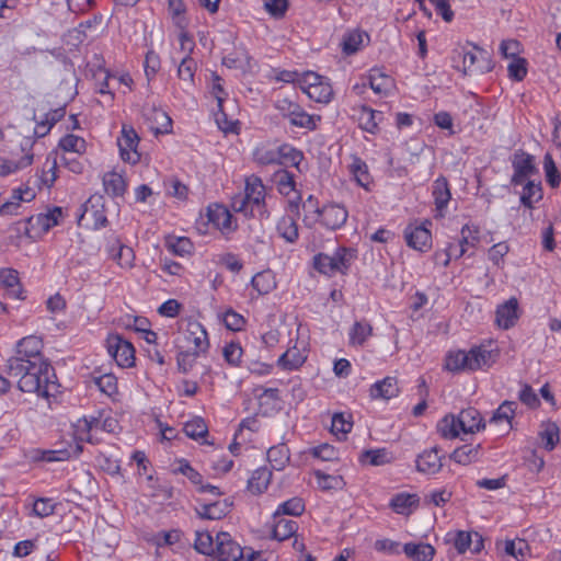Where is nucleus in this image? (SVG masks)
Segmentation results:
<instances>
[{
    "label": "nucleus",
    "instance_id": "1",
    "mask_svg": "<svg viewBox=\"0 0 561 561\" xmlns=\"http://www.w3.org/2000/svg\"><path fill=\"white\" fill-rule=\"evenodd\" d=\"M23 362L21 358H10L7 365L10 376L20 377L19 389L43 398L51 396V391L56 390V383L53 380L56 376L51 365L48 362H28V364Z\"/></svg>",
    "mask_w": 561,
    "mask_h": 561
},
{
    "label": "nucleus",
    "instance_id": "2",
    "mask_svg": "<svg viewBox=\"0 0 561 561\" xmlns=\"http://www.w3.org/2000/svg\"><path fill=\"white\" fill-rule=\"evenodd\" d=\"M496 357L497 353L494 351L477 346L469 352L450 353L446 358L445 367L450 371L483 369L495 363Z\"/></svg>",
    "mask_w": 561,
    "mask_h": 561
},
{
    "label": "nucleus",
    "instance_id": "3",
    "mask_svg": "<svg viewBox=\"0 0 561 561\" xmlns=\"http://www.w3.org/2000/svg\"><path fill=\"white\" fill-rule=\"evenodd\" d=\"M356 257L353 249L337 248L334 254L329 255L319 253L314 256V267L323 274L333 275L335 273H346L352 262Z\"/></svg>",
    "mask_w": 561,
    "mask_h": 561
},
{
    "label": "nucleus",
    "instance_id": "4",
    "mask_svg": "<svg viewBox=\"0 0 561 561\" xmlns=\"http://www.w3.org/2000/svg\"><path fill=\"white\" fill-rule=\"evenodd\" d=\"M275 108L293 126L308 130H313L317 127L314 116L309 115L299 104L288 98L278 99L275 102Z\"/></svg>",
    "mask_w": 561,
    "mask_h": 561
},
{
    "label": "nucleus",
    "instance_id": "5",
    "mask_svg": "<svg viewBox=\"0 0 561 561\" xmlns=\"http://www.w3.org/2000/svg\"><path fill=\"white\" fill-rule=\"evenodd\" d=\"M476 51H468L462 48L458 55L462 57V71L465 75L474 76L483 75L493 69L492 60L489 54L473 46Z\"/></svg>",
    "mask_w": 561,
    "mask_h": 561
},
{
    "label": "nucleus",
    "instance_id": "6",
    "mask_svg": "<svg viewBox=\"0 0 561 561\" xmlns=\"http://www.w3.org/2000/svg\"><path fill=\"white\" fill-rule=\"evenodd\" d=\"M208 561H244L243 550L229 533L219 531L216 535L215 552Z\"/></svg>",
    "mask_w": 561,
    "mask_h": 561
},
{
    "label": "nucleus",
    "instance_id": "7",
    "mask_svg": "<svg viewBox=\"0 0 561 561\" xmlns=\"http://www.w3.org/2000/svg\"><path fill=\"white\" fill-rule=\"evenodd\" d=\"M107 352L119 367H131L135 363V350L130 342L119 335H110L106 341Z\"/></svg>",
    "mask_w": 561,
    "mask_h": 561
},
{
    "label": "nucleus",
    "instance_id": "8",
    "mask_svg": "<svg viewBox=\"0 0 561 561\" xmlns=\"http://www.w3.org/2000/svg\"><path fill=\"white\" fill-rule=\"evenodd\" d=\"M512 165L514 169V174L512 176L511 183L513 185H523L527 178L537 173L534 156L523 150L515 151Z\"/></svg>",
    "mask_w": 561,
    "mask_h": 561
},
{
    "label": "nucleus",
    "instance_id": "9",
    "mask_svg": "<svg viewBox=\"0 0 561 561\" xmlns=\"http://www.w3.org/2000/svg\"><path fill=\"white\" fill-rule=\"evenodd\" d=\"M62 218V208L54 207L49 209L46 214H38L36 216H31L25 221V233L28 237H32V231L39 229L41 232H48L50 228L59 225L60 219Z\"/></svg>",
    "mask_w": 561,
    "mask_h": 561
},
{
    "label": "nucleus",
    "instance_id": "10",
    "mask_svg": "<svg viewBox=\"0 0 561 561\" xmlns=\"http://www.w3.org/2000/svg\"><path fill=\"white\" fill-rule=\"evenodd\" d=\"M139 137L136 130L124 125L122 136L117 139L121 157L124 161L135 164L140 160V154L137 151Z\"/></svg>",
    "mask_w": 561,
    "mask_h": 561
},
{
    "label": "nucleus",
    "instance_id": "11",
    "mask_svg": "<svg viewBox=\"0 0 561 561\" xmlns=\"http://www.w3.org/2000/svg\"><path fill=\"white\" fill-rule=\"evenodd\" d=\"M43 343L42 340L35 335L23 337L16 346V356L14 358H21L24 362H47L42 355Z\"/></svg>",
    "mask_w": 561,
    "mask_h": 561
},
{
    "label": "nucleus",
    "instance_id": "12",
    "mask_svg": "<svg viewBox=\"0 0 561 561\" xmlns=\"http://www.w3.org/2000/svg\"><path fill=\"white\" fill-rule=\"evenodd\" d=\"M245 199L253 206L259 216L266 214L265 209V187L259 178H252L247 181L245 184Z\"/></svg>",
    "mask_w": 561,
    "mask_h": 561
},
{
    "label": "nucleus",
    "instance_id": "13",
    "mask_svg": "<svg viewBox=\"0 0 561 561\" xmlns=\"http://www.w3.org/2000/svg\"><path fill=\"white\" fill-rule=\"evenodd\" d=\"M347 216L348 213L343 206L330 204L322 207L319 221L325 228L336 230L346 222Z\"/></svg>",
    "mask_w": 561,
    "mask_h": 561
},
{
    "label": "nucleus",
    "instance_id": "14",
    "mask_svg": "<svg viewBox=\"0 0 561 561\" xmlns=\"http://www.w3.org/2000/svg\"><path fill=\"white\" fill-rule=\"evenodd\" d=\"M404 239L407 244L417 251H425L431 247V232L423 225L408 226L404 229Z\"/></svg>",
    "mask_w": 561,
    "mask_h": 561
},
{
    "label": "nucleus",
    "instance_id": "15",
    "mask_svg": "<svg viewBox=\"0 0 561 561\" xmlns=\"http://www.w3.org/2000/svg\"><path fill=\"white\" fill-rule=\"evenodd\" d=\"M207 217L209 222H211L222 233H230L237 228V225H233L231 213L222 205L216 204L209 206L207 209Z\"/></svg>",
    "mask_w": 561,
    "mask_h": 561
},
{
    "label": "nucleus",
    "instance_id": "16",
    "mask_svg": "<svg viewBox=\"0 0 561 561\" xmlns=\"http://www.w3.org/2000/svg\"><path fill=\"white\" fill-rule=\"evenodd\" d=\"M442 456L439 449L433 447L428 450H424L416 459V469L420 472L426 474H435L442 469Z\"/></svg>",
    "mask_w": 561,
    "mask_h": 561
},
{
    "label": "nucleus",
    "instance_id": "17",
    "mask_svg": "<svg viewBox=\"0 0 561 561\" xmlns=\"http://www.w3.org/2000/svg\"><path fill=\"white\" fill-rule=\"evenodd\" d=\"M184 339L188 344L194 345V351L206 353L209 347L207 332L199 322H190L187 324Z\"/></svg>",
    "mask_w": 561,
    "mask_h": 561
},
{
    "label": "nucleus",
    "instance_id": "18",
    "mask_svg": "<svg viewBox=\"0 0 561 561\" xmlns=\"http://www.w3.org/2000/svg\"><path fill=\"white\" fill-rule=\"evenodd\" d=\"M419 503L417 494L401 492L392 496L389 506L394 513L408 516L417 508Z\"/></svg>",
    "mask_w": 561,
    "mask_h": 561
},
{
    "label": "nucleus",
    "instance_id": "19",
    "mask_svg": "<svg viewBox=\"0 0 561 561\" xmlns=\"http://www.w3.org/2000/svg\"><path fill=\"white\" fill-rule=\"evenodd\" d=\"M518 301L512 297L496 309V323L503 329L512 328L518 319Z\"/></svg>",
    "mask_w": 561,
    "mask_h": 561
},
{
    "label": "nucleus",
    "instance_id": "20",
    "mask_svg": "<svg viewBox=\"0 0 561 561\" xmlns=\"http://www.w3.org/2000/svg\"><path fill=\"white\" fill-rule=\"evenodd\" d=\"M459 428L465 434L474 433L484 427L480 412L474 408L462 410L458 415Z\"/></svg>",
    "mask_w": 561,
    "mask_h": 561
},
{
    "label": "nucleus",
    "instance_id": "21",
    "mask_svg": "<svg viewBox=\"0 0 561 561\" xmlns=\"http://www.w3.org/2000/svg\"><path fill=\"white\" fill-rule=\"evenodd\" d=\"M432 194L435 201L436 210L439 216H444V211L451 198L448 181L445 176H439L434 181Z\"/></svg>",
    "mask_w": 561,
    "mask_h": 561
},
{
    "label": "nucleus",
    "instance_id": "22",
    "mask_svg": "<svg viewBox=\"0 0 561 561\" xmlns=\"http://www.w3.org/2000/svg\"><path fill=\"white\" fill-rule=\"evenodd\" d=\"M398 393L399 388L394 377H386L382 380L375 382L369 389L370 398L374 400H389L393 397H397Z\"/></svg>",
    "mask_w": 561,
    "mask_h": 561
},
{
    "label": "nucleus",
    "instance_id": "23",
    "mask_svg": "<svg viewBox=\"0 0 561 561\" xmlns=\"http://www.w3.org/2000/svg\"><path fill=\"white\" fill-rule=\"evenodd\" d=\"M108 253L111 257L121 266V267H131L135 253L134 250L121 242L119 239H113V244L108 248Z\"/></svg>",
    "mask_w": 561,
    "mask_h": 561
},
{
    "label": "nucleus",
    "instance_id": "24",
    "mask_svg": "<svg viewBox=\"0 0 561 561\" xmlns=\"http://www.w3.org/2000/svg\"><path fill=\"white\" fill-rule=\"evenodd\" d=\"M231 505L232 503L229 502V500L215 501L213 503L201 505V508L197 510V514L204 519H220L230 512Z\"/></svg>",
    "mask_w": 561,
    "mask_h": 561
},
{
    "label": "nucleus",
    "instance_id": "25",
    "mask_svg": "<svg viewBox=\"0 0 561 561\" xmlns=\"http://www.w3.org/2000/svg\"><path fill=\"white\" fill-rule=\"evenodd\" d=\"M382 116L381 112L374 111L366 105H362L358 110V126L370 134L378 131V119Z\"/></svg>",
    "mask_w": 561,
    "mask_h": 561
},
{
    "label": "nucleus",
    "instance_id": "26",
    "mask_svg": "<svg viewBox=\"0 0 561 561\" xmlns=\"http://www.w3.org/2000/svg\"><path fill=\"white\" fill-rule=\"evenodd\" d=\"M403 551L413 561H431L435 556L434 547L423 542H408L403 546Z\"/></svg>",
    "mask_w": 561,
    "mask_h": 561
},
{
    "label": "nucleus",
    "instance_id": "27",
    "mask_svg": "<svg viewBox=\"0 0 561 561\" xmlns=\"http://www.w3.org/2000/svg\"><path fill=\"white\" fill-rule=\"evenodd\" d=\"M272 478V471L268 470L266 467L259 468L253 471L251 478L248 481V490L252 492L253 494H261L263 493Z\"/></svg>",
    "mask_w": 561,
    "mask_h": 561
},
{
    "label": "nucleus",
    "instance_id": "28",
    "mask_svg": "<svg viewBox=\"0 0 561 561\" xmlns=\"http://www.w3.org/2000/svg\"><path fill=\"white\" fill-rule=\"evenodd\" d=\"M298 524L295 520L286 519L282 516L274 519L272 529V538L278 541H284L296 534Z\"/></svg>",
    "mask_w": 561,
    "mask_h": 561
},
{
    "label": "nucleus",
    "instance_id": "29",
    "mask_svg": "<svg viewBox=\"0 0 561 561\" xmlns=\"http://www.w3.org/2000/svg\"><path fill=\"white\" fill-rule=\"evenodd\" d=\"M0 280L2 285L8 289V294L14 298L23 299L22 287L20 284L19 274L13 268H3L0 271Z\"/></svg>",
    "mask_w": 561,
    "mask_h": 561
},
{
    "label": "nucleus",
    "instance_id": "30",
    "mask_svg": "<svg viewBox=\"0 0 561 561\" xmlns=\"http://www.w3.org/2000/svg\"><path fill=\"white\" fill-rule=\"evenodd\" d=\"M103 186L108 195L117 197L124 195L127 185L119 173L111 171L103 175Z\"/></svg>",
    "mask_w": 561,
    "mask_h": 561
},
{
    "label": "nucleus",
    "instance_id": "31",
    "mask_svg": "<svg viewBox=\"0 0 561 561\" xmlns=\"http://www.w3.org/2000/svg\"><path fill=\"white\" fill-rule=\"evenodd\" d=\"M480 457V444L471 445L467 444L459 448H456L450 458L457 463L467 466L473 461H477Z\"/></svg>",
    "mask_w": 561,
    "mask_h": 561
},
{
    "label": "nucleus",
    "instance_id": "32",
    "mask_svg": "<svg viewBox=\"0 0 561 561\" xmlns=\"http://www.w3.org/2000/svg\"><path fill=\"white\" fill-rule=\"evenodd\" d=\"M145 115L149 121L158 124V126H151L154 134H168L171 131L172 119L164 111L152 107Z\"/></svg>",
    "mask_w": 561,
    "mask_h": 561
},
{
    "label": "nucleus",
    "instance_id": "33",
    "mask_svg": "<svg viewBox=\"0 0 561 561\" xmlns=\"http://www.w3.org/2000/svg\"><path fill=\"white\" fill-rule=\"evenodd\" d=\"M267 460L275 470H283L289 461V449L285 444L272 446L267 450Z\"/></svg>",
    "mask_w": 561,
    "mask_h": 561
},
{
    "label": "nucleus",
    "instance_id": "34",
    "mask_svg": "<svg viewBox=\"0 0 561 561\" xmlns=\"http://www.w3.org/2000/svg\"><path fill=\"white\" fill-rule=\"evenodd\" d=\"M542 198L541 183L535 181L524 182L523 193L520 195V203L527 207L533 208L534 203Z\"/></svg>",
    "mask_w": 561,
    "mask_h": 561
},
{
    "label": "nucleus",
    "instance_id": "35",
    "mask_svg": "<svg viewBox=\"0 0 561 561\" xmlns=\"http://www.w3.org/2000/svg\"><path fill=\"white\" fill-rule=\"evenodd\" d=\"M371 333L373 327L369 322L356 321L350 331V342L352 345H363Z\"/></svg>",
    "mask_w": 561,
    "mask_h": 561
},
{
    "label": "nucleus",
    "instance_id": "36",
    "mask_svg": "<svg viewBox=\"0 0 561 561\" xmlns=\"http://www.w3.org/2000/svg\"><path fill=\"white\" fill-rule=\"evenodd\" d=\"M302 209L305 211L304 222L307 227L311 228L320 219L321 209L319 207L318 199L312 195L302 203Z\"/></svg>",
    "mask_w": 561,
    "mask_h": 561
},
{
    "label": "nucleus",
    "instance_id": "37",
    "mask_svg": "<svg viewBox=\"0 0 561 561\" xmlns=\"http://www.w3.org/2000/svg\"><path fill=\"white\" fill-rule=\"evenodd\" d=\"M305 512V504L300 497H293L282 503L273 515V519L283 515L300 516Z\"/></svg>",
    "mask_w": 561,
    "mask_h": 561
},
{
    "label": "nucleus",
    "instance_id": "38",
    "mask_svg": "<svg viewBox=\"0 0 561 561\" xmlns=\"http://www.w3.org/2000/svg\"><path fill=\"white\" fill-rule=\"evenodd\" d=\"M277 231L287 242L294 243L298 239V226L293 217L285 216L277 222Z\"/></svg>",
    "mask_w": 561,
    "mask_h": 561
},
{
    "label": "nucleus",
    "instance_id": "39",
    "mask_svg": "<svg viewBox=\"0 0 561 561\" xmlns=\"http://www.w3.org/2000/svg\"><path fill=\"white\" fill-rule=\"evenodd\" d=\"M215 547L216 538L214 539L208 531H196L194 548L197 552L211 558Z\"/></svg>",
    "mask_w": 561,
    "mask_h": 561
},
{
    "label": "nucleus",
    "instance_id": "40",
    "mask_svg": "<svg viewBox=\"0 0 561 561\" xmlns=\"http://www.w3.org/2000/svg\"><path fill=\"white\" fill-rule=\"evenodd\" d=\"M302 160L304 154L300 150L289 145H282L278 147V163H290L300 171L299 165Z\"/></svg>",
    "mask_w": 561,
    "mask_h": 561
},
{
    "label": "nucleus",
    "instance_id": "41",
    "mask_svg": "<svg viewBox=\"0 0 561 561\" xmlns=\"http://www.w3.org/2000/svg\"><path fill=\"white\" fill-rule=\"evenodd\" d=\"M307 95L319 103H329L333 96V90L329 82L324 79L310 88L307 91Z\"/></svg>",
    "mask_w": 561,
    "mask_h": 561
},
{
    "label": "nucleus",
    "instance_id": "42",
    "mask_svg": "<svg viewBox=\"0 0 561 561\" xmlns=\"http://www.w3.org/2000/svg\"><path fill=\"white\" fill-rule=\"evenodd\" d=\"M82 448L80 445H76L73 449H57V450H42L41 451V459L47 462H54V461H66L68 460L72 455L78 456L81 453Z\"/></svg>",
    "mask_w": 561,
    "mask_h": 561
},
{
    "label": "nucleus",
    "instance_id": "43",
    "mask_svg": "<svg viewBox=\"0 0 561 561\" xmlns=\"http://www.w3.org/2000/svg\"><path fill=\"white\" fill-rule=\"evenodd\" d=\"M517 403L514 401H504L493 413L490 419L491 424H499L506 422L511 424V420L514 417Z\"/></svg>",
    "mask_w": 561,
    "mask_h": 561
},
{
    "label": "nucleus",
    "instance_id": "44",
    "mask_svg": "<svg viewBox=\"0 0 561 561\" xmlns=\"http://www.w3.org/2000/svg\"><path fill=\"white\" fill-rule=\"evenodd\" d=\"M360 462L371 466H382L390 462L389 453L385 448L364 450L359 457Z\"/></svg>",
    "mask_w": 561,
    "mask_h": 561
},
{
    "label": "nucleus",
    "instance_id": "45",
    "mask_svg": "<svg viewBox=\"0 0 561 561\" xmlns=\"http://www.w3.org/2000/svg\"><path fill=\"white\" fill-rule=\"evenodd\" d=\"M184 433L192 439H199L208 434V426L205 421L196 416L184 424Z\"/></svg>",
    "mask_w": 561,
    "mask_h": 561
},
{
    "label": "nucleus",
    "instance_id": "46",
    "mask_svg": "<svg viewBox=\"0 0 561 561\" xmlns=\"http://www.w3.org/2000/svg\"><path fill=\"white\" fill-rule=\"evenodd\" d=\"M364 35H365L364 33H362L360 31H357V30L346 33L343 36L342 44H341L343 53L346 55L355 54L359 49V47L363 43Z\"/></svg>",
    "mask_w": 561,
    "mask_h": 561
},
{
    "label": "nucleus",
    "instance_id": "47",
    "mask_svg": "<svg viewBox=\"0 0 561 561\" xmlns=\"http://www.w3.org/2000/svg\"><path fill=\"white\" fill-rule=\"evenodd\" d=\"M437 430L440 435L445 438H455L459 435L461 430L459 428L458 416L446 415L437 424Z\"/></svg>",
    "mask_w": 561,
    "mask_h": 561
},
{
    "label": "nucleus",
    "instance_id": "48",
    "mask_svg": "<svg viewBox=\"0 0 561 561\" xmlns=\"http://www.w3.org/2000/svg\"><path fill=\"white\" fill-rule=\"evenodd\" d=\"M66 114L65 107H58L56 110H51L45 115V118L41 122H38V127H45L44 131H39L38 129H35V135L37 137H44L48 134L50 128L59 122Z\"/></svg>",
    "mask_w": 561,
    "mask_h": 561
},
{
    "label": "nucleus",
    "instance_id": "49",
    "mask_svg": "<svg viewBox=\"0 0 561 561\" xmlns=\"http://www.w3.org/2000/svg\"><path fill=\"white\" fill-rule=\"evenodd\" d=\"M278 192L289 195L296 188L295 176L287 170H279L275 173Z\"/></svg>",
    "mask_w": 561,
    "mask_h": 561
},
{
    "label": "nucleus",
    "instance_id": "50",
    "mask_svg": "<svg viewBox=\"0 0 561 561\" xmlns=\"http://www.w3.org/2000/svg\"><path fill=\"white\" fill-rule=\"evenodd\" d=\"M202 353L199 351H180L176 356L178 368L181 373L187 374L196 363Z\"/></svg>",
    "mask_w": 561,
    "mask_h": 561
},
{
    "label": "nucleus",
    "instance_id": "51",
    "mask_svg": "<svg viewBox=\"0 0 561 561\" xmlns=\"http://www.w3.org/2000/svg\"><path fill=\"white\" fill-rule=\"evenodd\" d=\"M251 284L259 294H268L274 287L275 283L272 275L268 272L257 273L253 276Z\"/></svg>",
    "mask_w": 561,
    "mask_h": 561
},
{
    "label": "nucleus",
    "instance_id": "52",
    "mask_svg": "<svg viewBox=\"0 0 561 561\" xmlns=\"http://www.w3.org/2000/svg\"><path fill=\"white\" fill-rule=\"evenodd\" d=\"M167 248L175 255L183 256L191 253L193 243L188 238H170L167 240Z\"/></svg>",
    "mask_w": 561,
    "mask_h": 561
},
{
    "label": "nucleus",
    "instance_id": "53",
    "mask_svg": "<svg viewBox=\"0 0 561 561\" xmlns=\"http://www.w3.org/2000/svg\"><path fill=\"white\" fill-rule=\"evenodd\" d=\"M59 147L65 151L82 153L85 150V140L76 135H66L59 141Z\"/></svg>",
    "mask_w": 561,
    "mask_h": 561
},
{
    "label": "nucleus",
    "instance_id": "54",
    "mask_svg": "<svg viewBox=\"0 0 561 561\" xmlns=\"http://www.w3.org/2000/svg\"><path fill=\"white\" fill-rule=\"evenodd\" d=\"M350 168L357 183L363 187H367L370 182L367 164L359 158H355Z\"/></svg>",
    "mask_w": 561,
    "mask_h": 561
},
{
    "label": "nucleus",
    "instance_id": "55",
    "mask_svg": "<svg viewBox=\"0 0 561 561\" xmlns=\"http://www.w3.org/2000/svg\"><path fill=\"white\" fill-rule=\"evenodd\" d=\"M543 169L549 185L551 187H558L560 185L561 176L550 153L545 154Z\"/></svg>",
    "mask_w": 561,
    "mask_h": 561
},
{
    "label": "nucleus",
    "instance_id": "56",
    "mask_svg": "<svg viewBox=\"0 0 561 561\" xmlns=\"http://www.w3.org/2000/svg\"><path fill=\"white\" fill-rule=\"evenodd\" d=\"M304 357L296 351H287L278 358V365L286 370H294L304 364Z\"/></svg>",
    "mask_w": 561,
    "mask_h": 561
},
{
    "label": "nucleus",
    "instance_id": "57",
    "mask_svg": "<svg viewBox=\"0 0 561 561\" xmlns=\"http://www.w3.org/2000/svg\"><path fill=\"white\" fill-rule=\"evenodd\" d=\"M94 382L101 392L110 397L117 392V379L113 374H104L95 377Z\"/></svg>",
    "mask_w": 561,
    "mask_h": 561
},
{
    "label": "nucleus",
    "instance_id": "58",
    "mask_svg": "<svg viewBox=\"0 0 561 561\" xmlns=\"http://www.w3.org/2000/svg\"><path fill=\"white\" fill-rule=\"evenodd\" d=\"M32 162H33V153L27 152L19 161H14V160L4 161L3 164L1 165L0 174H2V175L10 174L12 172H15L19 169H23V168L31 165Z\"/></svg>",
    "mask_w": 561,
    "mask_h": 561
},
{
    "label": "nucleus",
    "instance_id": "59",
    "mask_svg": "<svg viewBox=\"0 0 561 561\" xmlns=\"http://www.w3.org/2000/svg\"><path fill=\"white\" fill-rule=\"evenodd\" d=\"M472 234V230L468 225H465L461 229V238L458 240L457 244H454V248L458 249V254H456V259L461 257L467 252L468 245H474V242L478 241V238Z\"/></svg>",
    "mask_w": 561,
    "mask_h": 561
},
{
    "label": "nucleus",
    "instance_id": "60",
    "mask_svg": "<svg viewBox=\"0 0 561 561\" xmlns=\"http://www.w3.org/2000/svg\"><path fill=\"white\" fill-rule=\"evenodd\" d=\"M503 546L505 553L514 557L516 560L524 558L525 550L528 549V545L524 539L505 540Z\"/></svg>",
    "mask_w": 561,
    "mask_h": 561
},
{
    "label": "nucleus",
    "instance_id": "61",
    "mask_svg": "<svg viewBox=\"0 0 561 561\" xmlns=\"http://www.w3.org/2000/svg\"><path fill=\"white\" fill-rule=\"evenodd\" d=\"M196 70V62L191 57L186 56L182 59L181 64L178 68L179 78L186 82L192 83L194 79V73Z\"/></svg>",
    "mask_w": 561,
    "mask_h": 561
},
{
    "label": "nucleus",
    "instance_id": "62",
    "mask_svg": "<svg viewBox=\"0 0 561 561\" xmlns=\"http://www.w3.org/2000/svg\"><path fill=\"white\" fill-rule=\"evenodd\" d=\"M242 353V347L236 342L228 343L222 350V355L226 362L231 366H239Z\"/></svg>",
    "mask_w": 561,
    "mask_h": 561
},
{
    "label": "nucleus",
    "instance_id": "63",
    "mask_svg": "<svg viewBox=\"0 0 561 561\" xmlns=\"http://www.w3.org/2000/svg\"><path fill=\"white\" fill-rule=\"evenodd\" d=\"M508 76L515 81H522L527 75V61L525 58H514L507 67Z\"/></svg>",
    "mask_w": 561,
    "mask_h": 561
},
{
    "label": "nucleus",
    "instance_id": "64",
    "mask_svg": "<svg viewBox=\"0 0 561 561\" xmlns=\"http://www.w3.org/2000/svg\"><path fill=\"white\" fill-rule=\"evenodd\" d=\"M311 455L324 461H333L339 459V451L329 444H321L311 449Z\"/></svg>",
    "mask_w": 561,
    "mask_h": 561
}]
</instances>
